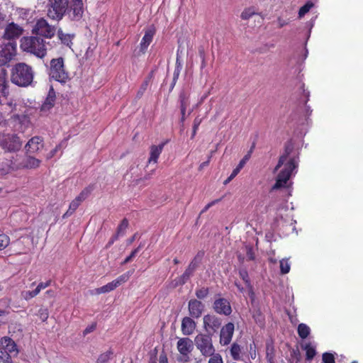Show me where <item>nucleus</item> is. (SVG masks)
I'll use <instances>...</instances> for the list:
<instances>
[{"label":"nucleus","mask_w":363,"mask_h":363,"mask_svg":"<svg viewBox=\"0 0 363 363\" xmlns=\"http://www.w3.org/2000/svg\"><path fill=\"white\" fill-rule=\"evenodd\" d=\"M196 327L195 321L191 317H184L182 320L181 329L185 335H191Z\"/></svg>","instance_id":"obj_18"},{"label":"nucleus","mask_w":363,"mask_h":363,"mask_svg":"<svg viewBox=\"0 0 363 363\" xmlns=\"http://www.w3.org/2000/svg\"><path fill=\"white\" fill-rule=\"evenodd\" d=\"M209 294V289L208 287H201L196 289L195 295L196 296V299L198 300H203Z\"/></svg>","instance_id":"obj_29"},{"label":"nucleus","mask_w":363,"mask_h":363,"mask_svg":"<svg viewBox=\"0 0 363 363\" xmlns=\"http://www.w3.org/2000/svg\"><path fill=\"white\" fill-rule=\"evenodd\" d=\"M52 281L48 280L46 282H40L36 287L37 289H39V292L42 290L45 289L46 287L49 286L51 284Z\"/></svg>","instance_id":"obj_51"},{"label":"nucleus","mask_w":363,"mask_h":363,"mask_svg":"<svg viewBox=\"0 0 363 363\" xmlns=\"http://www.w3.org/2000/svg\"><path fill=\"white\" fill-rule=\"evenodd\" d=\"M56 99V94L52 86H50L48 96L42 104L41 111L47 112L49 111L55 105Z\"/></svg>","instance_id":"obj_19"},{"label":"nucleus","mask_w":363,"mask_h":363,"mask_svg":"<svg viewBox=\"0 0 363 363\" xmlns=\"http://www.w3.org/2000/svg\"><path fill=\"white\" fill-rule=\"evenodd\" d=\"M296 167L294 159H290L285 164L284 168L278 174L276 182L272 187V190H277L285 187L289 180L292 172Z\"/></svg>","instance_id":"obj_7"},{"label":"nucleus","mask_w":363,"mask_h":363,"mask_svg":"<svg viewBox=\"0 0 363 363\" xmlns=\"http://www.w3.org/2000/svg\"><path fill=\"white\" fill-rule=\"evenodd\" d=\"M199 55L201 59H205L206 58V53L204 48L203 47H200L199 48Z\"/></svg>","instance_id":"obj_60"},{"label":"nucleus","mask_w":363,"mask_h":363,"mask_svg":"<svg viewBox=\"0 0 363 363\" xmlns=\"http://www.w3.org/2000/svg\"><path fill=\"white\" fill-rule=\"evenodd\" d=\"M96 328V323H92L91 325H89L85 328V330L83 331L84 335H86L91 332H93Z\"/></svg>","instance_id":"obj_49"},{"label":"nucleus","mask_w":363,"mask_h":363,"mask_svg":"<svg viewBox=\"0 0 363 363\" xmlns=\"http://www.w3.org/2000/svg\"><path fill=\"white\" fill-rule=\"evenodd\" d=\"M72 11V14H69V17L72 21H79L83 15V3L82 0H72V4L70 9L67 11L69 13Z\"/></svg>","instance_id":"obj_15"},{"label":"nucleus","mask_w":363,"mask_h":363,"mask_svg":"<svg viewBox=\"0 0 363 363\" xmlns=\"http://www.w3.org/2000/svg\"><path fill=\"white\" fill-rule=\"evenodd\" d=\"M129 272L125 273L120 276L116 280H115V288L127 281L129 279Z\"/></svg>","instance_id":"obj_43"},{"label":"nucleus","mask_w":363,"mask_h":363,"mask_svg":"<svg viewBox=\"0 0 363 363\" xmlns=\"http://www.w3.org/2000/svg\"><path fill=\"white\" fill-rule=\"evenodd\" d=\"M180 51L179 48L177 50V57H176V62H175V68L173 73V79H172V87L173 88L177 82V81L179 79L180 72L182 69V62L180 57Z\"/></svg>","instance_id":"obj_23"},{"label":"nucleus","mask_w":363,"mask_h":363,"mask_svg":"<svg viewBox=\"0 0 363 363\" xmlns=\"http://www.w3.org/2000/svg\"><path fill=\"white\" fill-rule=\"evenodd\" d=\"M111 354L112 352L111 351H108L106 353L101 354L98 358V363H106L111 358L110 357Z\"/></svg>","instance_id":"obj_45"},{"label":"nucleus","mask_w":363,"mask_h":363,"mask_svg":"<svg viewBox=\"0 0 363 363\" xmlns=\"http://www.w3.org/2000/svg\"><path fill=\"white\" fill-rule=\"evenodd\" d=\"M165 143H162L158 145H152L150 150V157L148 163H157L160 154L162 152Z\"/></svg>","instance_id":"obj_21"},{"label":"nucleus","mask_w":363,"mask_h":363,"mask_svg":"<svg viewBox=\"0 0 363 363\" xmlns=\"http://www.w3.org/2000/svg\"><path fill=\"white\" fill-rule=\"evenodd\" d=\"M220 199H216V200H214L210 203H208L205 207L201 211V213L206 212V211H208L211 206H213L214 204H216V203H218Z\"/></svg>","instance_id":"obj_54"},{"label":"nucleus","mask_w":363,"mask_h":363,"mask_svg":"<svg viewBox=\"0 0 363 363\" xmlns=\"http://www.w3.org/2000/svg\"><path fill=\"white\" fill-rule=\"evenodd\" d=\"M177 347L181 354L179 361L182 362H189L190 360L189 354L194 349L192 340L188 337L180 338L177 343Z\"/></svg>","instance_id":"obj_10"},{"label":"nucleus","mask_w":363,"mask_h":363,"mask_svg":"<svg viewBox=\"0 0 363 363\" xmlns=\"http://www.w3.org/2000/svg\"><path fill=\"white\" fill-rule=\"evenodd\" d=\"M204 304L199 300L192 298L188 303L189 315L193 318H199L204 311Z\"/></svg>","instance_id":"obj_14"},{"label":"nucleus","mask_w":363,"mask_h":363,"mask_svg":"<svg viewBox=\"0 0 363 363\" xmlns=\"http://www.w3.org/2000/svg\"><path fill=\"white\" fill-rule=\"evenodd\" d=\"M235 331L234 323L229 322L225 324L220 330V344L225 346L228 345L231 341Z\"/></svg>","instance_id":"obj_13"},{"label":"nucleus","mask_w":363,"mask_h":363,"mask_svg":"<svg viewBox=\"0 0 363 363\" xmlns=\"http://www.w3.org/2000/svg\"><path fill=\"white\" fill-rule=\"evenodd\" d=\"M202 122V118L199 116H196L193 123V129L199 130V127Z\"/></svg>","instance_id":"obj_52"},{"label":"nucleus","mask_w":363,"mask_h":363,"mask_svg":"<svg viewBox=\"0 0 363 363\" xmlns=\"http://www.w3.org/2000/svg\"><path fill=\"white\" fill-rule=\"evenodd\" d=\"M277 21H278V27L279 28H281L288 24V22L286 20H284L280 17L278 18Z\"/></svg>","instance_id":"obj_58"},{"label":"nucleus","mask_w":363,"mask_h":363,"mask_svg":"<svg viewBox=\"0 0 363 363\" xmlns=\"http://www.w3.org/2000/svg\"><path fill=\"white\" fill-rule=\"evenodd\" d=\"M159 363H168L167 357L164 352L160 354Z\"/></svg>","instance_id":"obj_55"},{"label":"nucleus","mask_w":363,"mask_h":363,"mask_svg":"<svg viewBox=\"0 0 363 363\" xmlns=\"http://www.w3.org/2000/svg\"><path fill=\"white\" fill-rule=\"evenodd\" d=\"M50 76L61 83H65L68 79L69 74L65 69L63 57L51 60Z\"/></svg>","instance_id":"obj_6"},{"label":"nucleus","mask_w":363,"mask_h":363,"mask_svg":"<svg viewBox=\"0 0 363 363\" xmlns=\"http://www.w3.org/2000/svg\"><path fill=\"white\" fill-rule=\"evenodd\" d=\"M33 75L30 66L24 62H18L11 69V80L18 86L26 87L33 82Z\"/></svg>","instance_id":"obj_3"},{"label":"nucleus","mask_w":363,"mask_h":363,"mask_svg":"<svg viewBox=\"0 0 363 363\" xmlns=\"http://www.w3.org/2000/svg\"><path fill=\"white\" fill-rule=\"evenodd\" d=\"M240 354H241L240 346L237 342L233 343L231 345V347H230V354H231V357H233V359L236 361L240 360L241 359Z\"/></svg>","instance_id":"obj_28"},{"label":"nucleus","mask_w":363,"mask_h":363,"mask_svg":"<svg viewBox=\"0 0 363 363\" xmlns=\"http://www.w3.org/2000/svg\"><path fill=\"white\" fill-rule=\"evenodd\" d=\"M40 160L33 157L28 156L25 160L24 166L27 168H35L40 165Z\"/></svg>","instance_id":"obj_30"},{"label":"nucleus","mask_w":363,"mask_h":363,"mask_svg":"<svg viewBox=\"0 0 363 363\" xmlns=\"http://www.w3.org/2000/svg\"><path fill=\"white\" fill-rule=\"evenodd\" d=\"M39 294V289L36 288L33 291H23L21 296L26 301L31 299Z\"/></svg>","instance_id":"obj_34"},{"label":"nucleus","mask_w":363,"mask_h":363,"mask_svg":"<svg viewBox=\"0 0 363 363\" xmlns=\"http://www.w3.org/2000/svg\"><path fill=\"white\" fill-rule=\"evenodd\" d=\"M191 276L192 275L189 274V272L185 270L177 280L176 286H182L185 284Z\"/></svg>","instance_id":"obj_36"},{"label":"nucleus","mask_w":363,"mask_h":363,"mask_svg":"<svg viewBox=\"0 0 363 363\" xmlns=\"http://www.w3.org/2000/svg\"><path fill=\"white\" fill-rule=\"evenodd\" d=\"M38 316L43 322L46 321L49 316L48 310L47 308H40L38 311Z\"/></svg>","instance_id":"obj_44"},{"label":"nucleus","mask_w":363,"mask_h":363,"mask_svg":"<svg viewBox=\"0 0 363 363\" xmlns=\"http://www.w3.org/2000/svg\"><path fill=\"white\" fill-rule=\"evenodd\" d=\"M302 89H303V95L306 96V99L305 101V104L307 103V101H308L309 99V91H307L304 89V84H303L302 86Z\"/></svg>","instance_id":"obj_61"},{"label":"nucleus","mask_w":363,"mask_h":363,"mask_svg":"<svg viewBox=\"0 0 363 363\" xmlns=\"http://www.w3.org/2000/svg\"><path fill=\"white\" fill-rule=\"evenodd\" d=\"M280 271L282 274H286L289 272L291 267L288 259H283L280 260Z\"/></svg>","instance_id":"obj_38"},{"label":"nucleus","mask_w":363,"mask_h":363,"mask_svg":"<svg viewBox=\"0 0 363 363\" xmlns=\"http://www.w3.org/2000/svg\"><path fill=\"white\" fill-rule=\"evenodd\" d=\"M322 359L323 363H335V356L330 352H324Z\"/></svg>","instance_id":"obj_40"},{"label":"nucleus","mask_w":363,"mask_h":363,"mask_svg":"<svg viewBox=\"0 0 363 363\" xmlns=\"http://www.w3.org/2000/svg\"><path fill=\"white\" fill-rule=\"evenodd\" d=\"M57 35L59 40L61 43L68 47H70L72 44V36L69 34H65L62 32V30L60 28L57 30Z\"/></svg>","instance_id":"obj_27"},{"label":"nucleus","mask_w":363,"mask_h":363,"mask_svg":"<svg viewBox=\"0 0 363 363\" xmlns=\"http://www.w3.org/2000/svg\"><path fill=\"white\" fill-rule=\"evenodd\" d=\"M23 32V29L18 25L11 23L4 31V34L1 40L0 50V91L3 94L8 93V81L6 79L7 72L3 67L11 60L16 52V43L15 40L19 38Z\"/></svg>","instance_id":"obj_1"},{"label":"nucleus","mask_w":363,"mask_h":363,"mask_svg":"<svg viewBox=\"0 0 363 363\" xmlns=\"http://www.w3.org/2000/svg\"><path fill=\"white\" fill-rule=\"evenodd\" d=\"M288 155H289V153L287 152L286 154L283 155L279 157L278 163L274 168V172H277L283 165V164L287 159Z\"/></svg>","instance_id":"obj_48"},{"label":"nucleus","mask_w":363,"mask_h":363,"mask_svg":"<svg viewBox=\"0 0 363 363\" xmlns=\"http://www.w3.org/2000/svg\"><path fill=\"white\" fill-rule=\"evenodd\" d=\"M5 16L0 13V28H3Z\"/></svg>","instance_id":"obj_63"},{"label":"nucleus","mask_w":363,"mask_h":363,"mask_svg":"<svg viewBox=\"0 0 363 363\" xmlns=\"http://www.w3.org/2000/svg\"><path fill=\"white\" fill-rule=\"evenodd\" d=\"M250 157H251L250 156V154H246L238 164L239 167H241L242 169Z\"/></svg>","instance_id":"obj_50"},{"label":"nucleus","mask_w":363,"mask_h":363,"mask_svg":"<svg viewBox=\"0 0 363 363\" xmlns=\"http://www.w3.org/2000/svg\"><path fill=\"white\" fill-rule=\"evenodd\" d=\"M242 169L241 167H239V166L238 165L233 170V172H231L230 174V176H231V178H235L238 174L239 172H240V170Z\"/></svg>","instance_id":"obj_57"},{"label":"nucleus","mask_w":363,"mask_h":363,"mask_svg":"<svg viewBox=\"0 0 363 363\" xmlns=\"http://www.w3.org/2000/svg\"><path fill=\"white\" fill-rule=\"evenodd\" d=\"M301 348L306 351V360H312L316 355L315 347L312 345L311 342H307L301 345Z\"/></svg>","instance_id":"obj_24"},{"label":"nucleus","mask_w":363,"mask_h":363,"mask_svg":"<svg viewBox=\"0 0 363 363\" xmlns=\"http://www.w3.org/2000/svg\"><path fill=\"white\" fill-rule=\"evenodd\" d=\"M247 257L248 260H254L255 259V253L251 248L248 249L247 252Z\"/></svg>","instance_id":"obj_56"},{"label":"nucleus","mask_w":363,"mask_h":363,"mask_svg":"<svg viewBox=\"0 0 363 363\" xmlns=\"http://www.w3.org/2000/svg\"><path fill=\"white\" fill-rule=\"evenodd\" d=\"M129 225V221L127 218H123L117 227L116 233L115 234V240L118 237L123 236Z\"/></svg>","instance_id":"obj_25"},{"label":"nucleus","mask_w":363,"mask_h":363,"mask_svg":"<svg viewBox=\"0 0 363 363\" xmlns=\"http://www.w3.org/2000/svg\"><path fill=\"white\" fill-rule=\"evenodd\" d=\"M79 205V202L78 201V200L75 199L74 201H73L69 204V209L64 213V215L62 216V218H65L70 216L74 212V211L78 208Z\"/></svg>","instance_id":"obj_33"},{"label":"nucleus","mask_w":363,"mask_h":363,"mask_svg":"<svg viewBox=\"0 0 363 363\" xmlns=\"http://www.w3.org/2000/svg\"><path fill=\"white\" fill-rule=\"evenodd\" d=\"M213 309L217 314L229 316L233 309L230 301L225 298H216L213 303Z\"/></svg>","instance_id":"obj_12"},{"label":"nucleus","mask_w":363,"mask_h":363,"mask_svg":"<svg viewBox=\"0 0 363 363\" xmlns=\"http://www.w3.org/2000/svg\"><path fill=\"white\" fill-rule=\"evenodd\" d=\"M0 146L6 152H15L22 146V141L16 134H4L0 136Z\"/></svg>","instance_id":"obj_8"},{"label":"nucleus","mask_w":363,"mask_h":363,"mask_svg":"<svg viewBox=\"0 0 363 363\" xmlns=\"http://www.w3.org/2000/svg\"><path fill=\"white\" fill-rule=\"evenodd\" d=\"M113 290V281L108 283L106 285H104L101 287L97 288L95 289L96 294H104Z\"/></svg>","instance_id":"obj_35"},{"label":"nucleus","mask_w":363,"mask_h":363,"mask_svg":"<svg viewBox=\"0 0 363 363\" xmlns=\"http://www.w3.org/2000/svg\"><path fill=\"white\" fill-rule=\"evenodd\" d=\"M156 30L154 26L147 28L145 31V35L143 37L140 43V50L142 53H145L153 40L155 35Z\"/></svg>","instance_id":"obj_16"},{"label":"nucleus","mask_w":363,"mask_h":363,"mask_svg":"<svg viewBox=\"0 0 363 363\" xmlns=\"http://www.w3.org/2000/svg\"><path fill=\"white\" fill-rule=\"evenodd\" d=\"M142 245L140 244L137 248H135L134 250H133L129 255L132 259L134 258L136 255L138 253L140 249L141 248Z\"/></svg>","instance_id":"obj_59"},{"label":"nucleus","mask_w":363,"mask_h":363,"mask_svg":"<svg viewBox=\"0 0 363 363\" xmlns=\"http://www.w3.org/2000/svg\"><path fill=\"white\" fill-rule=\"evenodd\" d=\"M32 33L36 36L23 37L21 42V48L28 52L34 54L35 56L43 58L46 55V43L40 38H52L55 33L56 28L50 26L44 18L39 19L32 30ZM48 45L52 47L49 42Z\"/></svg>","instance_id":"obj_2"},{"label":"nucleus","mask_w":363,"mask_h":363,"mask_svg":"<svg viewBox=\"0 0 363 363\" xmlns=\"http://www.w3.org/2000/svg\"><path fill=\"white\" fill-rule=\"evenodd\" d=\"M297 333L301 339H306L311 333L310 328L305 323H300L297 328Z\"/></svg>","instance_id":"obj_26"},{"label":"nucleus","mask_w":363,"mask_h":363,"mask_svg":"<svg viewBox=\"0 0 363 363\" xmlns=\"http://www.w3.org/2000/svg\"><path fill=\"white\" fill-rule=\"evenodd\" d=\"M179 101L181 111L180 123L183 125L186 118V111L187 106L189 105V96L186 94L184 91H182L179 94Z\"/></svg>","instance_id":"obj_17"},{"label":"nucleus","mask_w":363,"mask_h":363,"mask_svg":"<svg viewBox=\"0 0 363 363\" xmlns=\"http://www.w3.org/2000/svg\"><path fill=\"white\" fill-rule=\"evenodd\" d=\"M208 363H223V358L219 353H213L209 356Z\"/></svg>","instance_id":"obj_42"},{"label":"nucleus","mask_w":363,"mask_h":363,"mask_svg":"<svg viewBox=\"0 0 363 363\" xmlns=\"http://www.w3.org/2000/svg\"><path fill=\"white\" fill-rule=\"evenodd\" d=\"M153 77H154V71L152 70L149 73L148 76L147 77V78L145 80H148L150 82L153 78Z\"/></svg>","instance_id":"obj_64"},{"label":"nucleus","mask_w":363,"mask_h":363,"mask_svg":"<svg viewBox=\"0 0 363 363\" xmlns=\"http://www.w3.org/2000/svg\"><path fill=\"white\" fill-rule=\"evenodd\" d=\"M222 320L215 314L208 313L203 318V328L208 334L212 335L220 329Z\"/></svg>","instance_id":"obj_11"},{"label":"nucleus","mask_w":363,"mask_h":363,"mask_svg":"<svg viewBox=\"0 0 363 363\" xmlns=\"http://www.w3.org/2000/svg\"><path fill=\"white\" fill-rule=\"evenodd\" d=\"M313 6L314 4L311 1H307L303 6L299 9L298 18H303Z\"/></svg>","instance_id":"obj_31"},{"label":"nucleus","mask_w":363,"mask_h":363,"mask_svg":"<svg viewBox=\"0 0 363 363\" xmlns=\"http://www.w3.org/2000/svg\"><path fill=\"white\" fill-rule=\"evenodd\" d=\"M255 14L256 12L254 7H247L242 11V12L240 14V18L242 20H248Z\"/></svg>","instance_id":"obj_32"},{"label":"nucleus","mask_w":363,"mask_h":363,"mask_svg":"<svg viewBox=\"0 0 363 363\" xmlns=\"http://www.w3.org/2000/svg\"><path fill=\"white\" fill-rule=\"evenodd\" d=\"M69 0H49L48 16L53 20H61L69 11Z\"/></svg>","instance_id":"obj_4"},{"label":"nucleus","mask_w":363,"mask_h":363,"mask_svg":"<svg viewBox=\"0 0 363 363\" xmlns=\"http://www.w3.org/2000/svg\"><path fill=\"white\" fill-rule=\"evenodd\" d=\"M136 237H137V233H135L131 238H128L127 240V245L132 244L134 242V240L136 239Z\"/></svg>","instance_id":"obj_62"},{"label":"nucleus","mask_w":363,"mask_h":363,"mask_svg":"<svg viewBox=\"0 0 363 363\" xmlns=\"http://www.w3.org/2000/svg\"><path fill=\"white\" fill-rule=\"evenodd\" d=\"M10 238L5 234H0V251L4 250L9 244Z\"/></svg>","instance_id":"obj_39"},{"label":"nucleus","mask_w":363,"mask_h":363,"mask_svg":"<svg viewBox=\"0 0 363 363\" xmlns=\"http://www.w3.org/2000/svg\"><path fill=\"white\" fill-rule=\"evenodd\" d=\"M43 140L41 137L35 136L28 140L25 146L28 153H35L40 150V145L43 147Z\"/></svg>","instance_id":"obj_20"},{"label":"nucleus","mask_w":363,"mask_h":363,"mask_svg":"<svg viewBox=\"0 0 363 363\" xmlns=\"http://www.w3.org/2000/svg\"><path fill=\"white\" fill-rule=\"evenodd\" d=\"M291 357L296 360V362L301 361V355L299 350L298 348L293 349L290 352Z\"/></svg>","instance_id":"obj_47"},{"label":"nucleus","mask_w":363,"mask_h":363,"mask_svg":"<svg viewBox=\"0 0 363 363\" xmlns=\"http://www.w3.org/2000/svg\"><path fill=\"white\" fill-rule=\"evenodd\" d=\"M204 251L201 250L197 252V254L195 255V257L193 258V259L189 263V266L186 269V271L189 272L191 275L194 274V272L197 269L199 265L200 264L203 256H204Z\"/></svg>","instance_id":"obj_22"},{"label":"nucleus","mask_w":363,"mask_h":363,"mask_svg":"<svg viewBox=\"0 0 363 363\" xmlns=\"http://www.w3.org/2000/svg\"><path fill=\"white\" fill-rule=\"evenodd\" d=\"M195 345L204 357H209L215 352L211 335L199 333L194 338Z\"/></svg>","instance_id":"obj_5"},{"label":"nucleus","mask_w":363,"mask_h":363,"mask_svg":"<svg viewBox=\"0 0 363 363\" xmlns=\"http://www.w3.org/2000/svg\"><path fill=\"white\" fill-rule=\"evenodd\" d=\"M94 188L92 186H89L88 187L85 188L80 194L76 198V200H78V201L80 203V201L84 200L87 198V196L91 194V192L93 191Z\"/></svg>","instance_id":"obj_37"},{"label":"nucleus","mask_w":363,"mask_h":363,"mask_svg":"<svg viewBox=\"0 0 363 363\" xmlns=\"http://www.w3.org/2000/svg\"><path fill=\"white\" fill-rule=\"evenodd\" d=\"M240 278L244 281L247 286H250V280L248 275V272L245 269H241L239 272Z\"/></svg>","instance_id":"obj_41"},{"label":"nucleus","mask_w":363,"mask_h":363,"mask_svg":"<svg viewBox=\"0 0 363 363\" xmlns=\"http://www.w3.org/2000/svg\"><path fill=\"white\" fill-rule=\"evenodd\" d=\"M213 153V151L211 152V155L208 156L207 161L202 162L199 165V170H202L204 167H207L209 164Z\"/></svg>","instance_id":"obj_53"},{"label":"nucleus","mask_w":363,"mask_h":363,"mask_svg":"<svg viewBox=\"0 0 363 363\" xmlns=\"http://www.w3.org/2000/svg\"><path fill=\"white\" fill-rule=\"evenodd\" d=\"M149 85V81L148 80H144V82H143V84H141L138 93H137V96L138 98H140L143 94L145 93V91H146L147 86Z\"/></svg>","instance_id":"obj_46"},{"label":"nucleus","mask_w":363,"mask_h":363,"mask_svg":"<svg viewBox=\"0 0 363 363\" xmlns=\"http://www.w3.org/2000/svg\"><path fill=\"white\" fill-rule=\"evenodd\" d=\"M18 353L17 345L11 337L5 336L0 339V359H11Z\"/></svg>","instance_id":"obj_9"}]
</instances>
